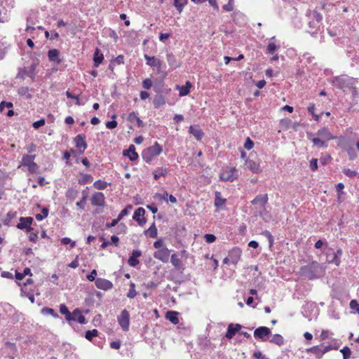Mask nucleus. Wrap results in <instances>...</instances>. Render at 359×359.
<instances>
[{"label": "nucleus", "instance_id": "obj_1", "mask_svg": "<svg viewBox=\"0 0 359 359\" xmlns=\"http://www.w3.org/2000/svg\"><path fill=\"white\" fill-rule=\"evenodd\" d=\"M154 247L157 249V250L154 252V257L163 263H167L169 260L170 250L165 246L163 241H156L154 243Z\"/></svg>", "mask_w": 359, "mask_h": 359}, {"label": "nucleus", "instance_id": "obj_2", "mask_svg": "<svg viewBox=\"0 0 359 359\" xmlns=\"http://www.w3.org/2000/svg\"><path fill=\"white\" fill-rule=\"evenodd\" d=\"M36 158V155H29V154H24L22 157V161L20 162V165H19V168L20 167H27L28 169V171L31 173H37L39 172V166L38 165L34 162V159Z\"/></svg>", "mask_w": 359, "mask_h": 359}, {"label": "nucleus", "instance_id": "obj_3", "mask_svg": "<svg viewBox=\"0 0 359 359\" xmlns=\"http://www.w3.org/2000/svg\"><path fill=\"white\" fill-rule=\"evenodd\" d=\"M162 147L158 142H155L153 146L143 151L142 158L147 163H150L155 156L162 152Z\"/></svg>", "mask_w": 359, "mask_h": 359}, {"label": "nucleus", "instance_id": "obj_4", "mask_svg": "<svg viewBox=\"0 0 359 359\" xmlns=\"http://www.w3.org/2000/svg\"><path fill=\"white\" fill-rule=\"evenodd\" d=\"M245 168L249 169L254 173H260L262 170L260 167V160L257 156H250V157L245 159Z\"/></svg>", "mask_w": 359, "mask_h": 359}, {"label": "nucleus", "instance_id": "obj_5", "mask_svg": "<svg viewBox=\"0 0 359 359\" xmlns=\"http://www.w3.org/2000/svg\"><path fill=\"white\" fill-rule=\"evenodd\" d=\"M318 268L317 262H313L300 269V274L309 280L316 278V271Z\"/></svg>", "mask_w": 359, "mask_h": 359}, {"label": "nucleus", "instance_id": "obj_6", "mask_svg": "<svg viewBox=\"0 0 359 359\" xmlns=\"http://www.w3.org/2000/svg\"><path fill=\"white\" fill-rule=\"evenodd\" d=\"M220 180L222 181L233 182L238 177V172L236 168L226 167L223 168L219 175Z\"/></svg>", "mask_w": 359, "mask_h": 359}, {"label": "nucleus", "instance_id": "obj_7", "mask_svg": "<svg viewBox=\"0 0 359 359\" xmlns=\"http://www.w3.org/2000/svg\"><path fill=\"white\" fill-rule=\"evenodd\" d=\"M353 79L348 76H340L333 79L332 83L338 88L344 89L350 87Z\"/></svg>", "mask_w": 359, "mask_h": 359}, {"label": "nucleus", "instance_id": "obj_8", "mask_svg": "<svg viewBox=\"0 0 359 359\" xmlns=\"http://www.w3.org/2000/svg\"><path fill=\"white\" fill-rule=\"evenodd\" d=\"M118 325L121 326L123 331H128L130 325V313L129 312L123 309L120 315L117 317Z\"/></svg>", "mask_w": 359, "mask_h": 359}, {"label": "nucleus", "instance_id": "obj_9", "mask_svg": "<svg viewBox=\"0 0 359 359\" xmlns=\"http://www.w3.org/2000/svg\"><path fill=\"white\" fill-rule=\"evenodd\" d=\"M271 334V330L269 327L264 326L259 327L254 331L255 338L262 341H268Z\"/></svg>", "mask_w": 359, "mask_h": 359}, {"label": "nucleus", "instance_id": "obj_10", "mask_svg": "<svg viewBox=\"0 0 359 359\" xmlns=\"http://www.w3.org/2000/svg\"><path fill=\"white\" fill-rule=\"evenodd\" d=\"M74 142L76 147L80 150V153L83 154L87 148L85 135L79 134L74 139Z\"/></svg>", "mask_w": 359, "mask_h": 359}, {"label": "nucleus", "instance_id": "obj_11", "mask_svg": "<svg viewBox=\"0 0 359 359\" xmlns=\"http://www.w3.org/2000/svg\"><path fill=\"white\" fill-rule=\"evenodd\" d=\"M96 287L100 290H108L113 287V283L104 278H98L95 280Z\"/></svg>", "mask_w": 359, "mask_h": 359}, {"label": "nucleus", "instance_id": "obj_12", "mask_svg": "<svg viewBox=\"0 0 359 359\" xmlns=\"http://www.w3.org/2000/svg\"><path fill=\"white\" fill-rule=\"evenodd\" d=\"M316 135L326 142L327 141L336 138V137L334 136L327 128H323L318 130Z\"/></svg>", "mask_w": 359, "mask_h": 359}, {"label": "nucleus", "instance_id": "obj_13", "mask_svg": "<svg viewBox=\"0 0 359 359\" xmlns=\"http://www.w3.org/2000/svg\"><path fill=\"white\" fill-rule=\"evenodd\" d=\"M104 195L102 192L95 193L91 198V203L95 206H104Z\"/></svg>", "mask_w": 359, "mask_h": 359}, {"label": "nucleus", "instance_id": "obj_14", "mask_svg": "<svg viewBox=\"0 0 359 359\" xmlns=\"http://www.w3.org/2000/svg\"><path fill=\"white\" fill-rule=\"evenodd\" d=\"M32 222V217H20V222L17 224V228L19 229H27L28 231H30Z\"/></svg>", "mask_w": 359, "mask_h": 359}, {"label": "nucleus", "instance_id": "obj_15", "mask_svg": "<svg viewBox=\"0 0 359 359\" xmlns=\"http://www.w3.org/2000/svg\"><path fill=\"white\" fill-rule=\"evenodd\" d=\"M242 251L239 248H234L229 252L231 264H236L241 259Z\"/></svg>", "mask_w": 359, "mask_h": 359}, {"label": "nucleus", "instance_id": "obj_16", "mask_svg": "<svg viewBox=\"0 0 359 359\" xmlns=\"http://www.w3.org/2000/svg\"><path fill=\"white\" fill-rule=\"evenodd\" d=\"M69 320L76 321L81 324L86 323V318L82 314L81 310H79V309H76L74 310V311L71 314Z\"/></svg>", "mask_w": 359, "mask_h": 359}, {"label": "nucleus", "instance_id": "obj_17", "mask_svg": "<svg viewBox=\"0 0 359 359\" xmlns=\"http://www.w3.org/2000/svg\"><path fill=\"white\" fill-rule=\"evenodd\" d=\"M308 138L313 142V146L317 147L318 148H327V144L323 140L318 137H313V135L311 133L307 134Z\"/></svg>", "mask_w": 359, "mask_h": 359}, {"label": "nucleus", "instance_id": "obj_18", "mask_svg": "<svg viewBox=\"0 0 359 359\" xmlns=\"http://www.w3.org/2000/svg\"><path fill=\"white\" fill-rule=\"evenodd\" d=\"M241 329V325L240 324H233L231 323L228 326L227 332L226 333V337L229 339H232L236 332H238Z\"/></svg>", "mask_w": 359, "mask_h": 359}, {"label": "nucleus", "instance_id": "obj_19", "mask_svg": "<svg viewBox=\"0 0 359 359\" xmlns=\"http://www.w3.org/2000/svg\"><path fill=\"white\" fill-rule=\"evenodd\" d=\"M337 144L343 150L346 151L353 146L351 140L345 137L341 136L337 138Z\"/></svg>", "mask_w": 359, "mask_h": 359}, {"label": "nucleus", "instance_id": "obj_20", "mask_svg": "<svg viewBox=\"0 0 359 359\" xmlns=\"http://www.w3.org/2000/svg\"><path fill=\"white\" fill-rule=\"evenodd\" d=\"M189 131L197 140H201L204 135L198 126H191Z\"/></svg>", "mask_w": 359, "mask_h": 359}, {"label": "nucleus", "instance_id": "obj_21", "mask_svg": "<svg viewBox=\"0 0 359 359\" xmlns=\"http://www.w3.org/2000/svg\"><path fill=\"white\" fill-rule=\"evenodd\" d=\"M144 58L146 60V63L147 65L151 67H159L160 65L162 62L157 57L154 56H149L147 55H144Z\"/></svg>", "mask_w": 359, "mask_h": 359}, {"label": "nucleus", "instance_id": "obj_22", "mask_svg": "<svg viewBox=\"0 0 359 359\" xmlns=\"http://www.w3.org/2000/svg\"><path fill=\"white\" fill-rule=\"evenodd\" d=\"M123 155L128 156L131 161H135L138 158V154L135 151V147L133 144L130 145L128 150L123 151Z\"/></svg>", "mask_w": 359, "mask_h": 359}, {"label": "nucleus", "instance_id": "obj_23", "mask_svg": "<svg viewBox=\"0 0 359 359\" xmlns=\"http://www.w3.org/2000/svg\"><path fill=\"white\" fill-rule=\"evenodd\" d=\"M142 255L140 250H133L131 256L128 259V264L131 266H135L139 264V261L137 259V257Z\"/></svg>", "mask_w": 359, "mask_h": 359}, {"label": "nucleus", "instance_id": "obj_24", "mask_svg": "<svg viewBox=\"0 0 359 359\" xmlns=\"http://www.w3.org/2000/svg\"><path fill=\"white\" fill-rule=\"evenodd\" d=\"M128 120L132 123H136L139 128L143 126L142 121L138 117L137 114L134 111L129 114Z\"/></svg>", "mask_w": 359, "mask_h": 359}, {"label": "nucleus", "instance_id": "obj_25", "mask_svg": "<svg viewBox=\"0 0 359 359\" xmlns=\"http://www.w3.org/2000/svg\"><path fill=\"white\" fill-rule=\"evenodd\" d=\"M191 86V83L189 81H187L185 86H177L176 88L179 90L180 96L183 97L189 93Z\"/></svg>", "mask_w": 359, "mask_h": 359}, {"label": "nucleus", "instance_id": "obj_26", "mask_svg": "<svg viewBox=\"0 0 359 359\" xmlns=\"http://www.w3.org/2000/svg\"><path fill=\"white\" fill-rule=\"evenodd\" d=\"M165 318L174 325H177L179 323L178 312L177 311H168L165 314Z\"/></svg>", "mask_w": 359, "mask_h": 359}, {"label": "nucleus", "instance_id": "obj_27", "mask_svg": "<svg viewBox=\"0 0 359 359\" xmlns=\"http://www.w3.org/2000/svg\"><path fill=\"white\" fill-rule=\"evenodd\" d=\"M342 255L341 249H338L336 252H333V259H327L329 263L334 264L336 266H339L341 263L340 257Z\"/></svg>", "mask_w": 359, "mask_h": 359}, {"label": "nucleus", "instance_id": "obj_28", "mask_svg": "<svg viewBox=\"0 0 359 359\" xmlns=\"http://www.w3.org/2000/svg\"><path fill=\"white\" fill-rule=\"evenodd\" d=\"M267 199L268 198L266 194H260L256 196V198L252 201V203L254 205L264 206L266 203Z\"/></svg>", "mask_w": 359, "mask_h": 359}, {"label": "nucleus", "instance_id": "obj_29", "mask_svg": "<svg viewBox=\"0 0 359 359\" xmlns=\"http://www.w3.org/2000/svg\"><path fill=\"white\" fill-rule=\"evenodd\" d=\"M60 52L57 49H51L48 53V59L50 61L56 62L57 63L60 62L59 58Z\"/></svg>", "mask_w": 359, "mask_h": 359}, {"label": "nucleus", "instance_id": "obj_30", "mask_svg": "<svg viewBox=\"0 0 359 359\" xmlns=\"http://www.w3.org/2000/svg\"><path fill=\"white\" fill-rule=\"evenodd\" d=\"M166 59L171 68L176 69L180 66L179 62L172 53H168L166 55Z\"/></svg>", "mask_w": 359, "mask_h": 359}, {"label": "nucleus", "instance_id": "obj_31", "mask_svg": "<svg viewBox=\"0 0 359 359\" xmlns=\"http://www.w3.org/2000/svg\"><path fill=\"white\" fill-rule=\"evenodd\" d=\"M226 199L222 197L221 193L219 191L215 192V205L217 208H222L224 205Z\"/></svg>", "mask_w": 359, "mask_h": 359}, {"label": "nucleus", "instance_id": "obj_32", "mask_svg": "<svg viewBox=\"0 0 359 359\" xmlns=\"http://www.w3.org/2000/svg\"><path fill=\"white\" fill-rule=\"evenodd\" d=\"M306 351L308 353H313L318 358H320L324 355L323 348L318 346H314L310 348H308Z\"/></svg>", "mask_w": 359, "mask_h": 359}, {"label": "nucleus", "instance_id": "obj_33", "mask_svg": "<svg viewBox=\"0 0 359 359\" xmlns=\"http://www.w3.org/2000/svg\"><path fill=\"white\" fill-rule=\"evenodd\" d=\"M104 56L102 54H100L99 49L97 48L93 57L94 66L97 67L103 61Z\"/></svg>", "mask_w": 359, "mask_h": 359}, {"label": "nucleus", "instance_id": "obj_34", "mask_svg": "<svg viewBox=\"0 0 359 359\" xmlns=\"http://www.w3.org/2000/svg\"><path fill=\"white\" fill-rule=\"evenodd\" d=\"M168 171L165 168H158L154 172V177L155 180H158L161 177H165L168 174Z\"/></svg>", "mask_w": 359, "mask_h": 359}, {"label": "nucleus", "instance_id": "obj_35", "mask_svg": "<svg viewBox=\"0 0 359 359\" xmlns=\"http://www.w3.org/2000/svg\"><path fill=\"white\" fill-rule=\"evenodd\" d=\"M269 341L279 346H282L284 344L283 337L279 334H273L271 339H269Z\"/></svg>", "mask_w": 359, "mask_h": 359}, {"label": "nucleus", "instance_id": "obj_36", "mask_svg": "<svg viewBox=\"0 0 359 359\" xmlns=\"http://www.w3.org/2000/svg\"><path fill=\"white\" fill-rule=\"evenodd\" d=\"M187 4V0H174L173 5L180 13L182 12L184 7Z\"/></svg>", "mask_w": 359, "mask_h": 359}, {"label": "nucleus", "instance_id": "obj_37", "mask_svg": "<svg viewBox=\"0 0 359 359\" xmlns=\"http://www.w3.org/2000/svg\"><path fill=\"white\" fill-rule=\"evenodd\" d=\"M170 262L172 264L175 266V268L179 269L182 266V261L181 259L177 257L176 254H172L171 255Z\"/></svg>", "mask_w": 359, "mask_h": 359}, {"label": "nucleus", "instance_id": "obj_38", "mask_svg": "<svg viewBox=\"0 0 359 359\" xmlns=\"http://www.w3.org/2000/svg\"><path fill=\"white\" fill-rule=\"evenodd\" d=\"M145 214V210L143 208H138L134 212L133 219L135 220H140L143 217Z\"/></svg>", "mask_w": 359, "mask_h": 359}, {"label": "nucleus", "instance_id": "obj_39", "mask_svg": "<svg viewBox=\"0 0 359 359\" xmlns=\"http://www.w3.org/2000/svg\"><path fill=\"white\" fill-rule=\"evenodd\" d=\"M145 233L149 235L151 238H156L157 236V229L154 224H153L146 231Z\"/></svg>", "mask_w": 359, "mask_h": 359}, {"label": "nucleus", "instance_id": "obj_40", "mask_svg": "<svg viewBox=\"0 0 359 359\" xmlns=\"http://www.w3.org/2000/svg\"><path fill=\"white\" fill-rule=\"evenodd\" d=\"M77 190L73 188H69L66 192V196L70 200H74L77 197Z\"/></svg>", "mask_w": 359, "mask_h": 359}, {"label": "nucleus", "instance_id": "obj_41", "mask_svg": "<svg viewBox=\"0 0 359 359\" xmlns=\"http://www.w3.org/2000/svg\"><path fill=\"white\" fill-rule=\"evenodd\" d=\"M60 312L65 315L66 320H69L72 313L69 311L68 308L65 304H61L60 306Z\"/></svg>", "mask_w": 359, "mask_h": 359}, {"label": "nucleus", "instance_id": "obj_42", "mask_svg": "<svg viewBox=\"0 0 359 359\" xmlns=\"http://www.w3.org/2000/svg\"><path fill=\"white\" fill-rule=\"evenodd\" d=\"M97 334H98V331L95 329H93L92 330H88L86 332L85 337L88 340L92 341L93 338L97 336Z\"/></svg>", "mask_w": 359, "mask_h": 359}, {"label": "nucleus", "instance_id": "obj_43", "mask_svg": "<svg viewBox=\"0 0 359 359\" xmlns=\"http://www.w3.org/2000/svg\"><path fill=\"white\" fill-rule=\"evenodd\" d=\"M93 186L97 189L102 190L107 187V183L102 180H97L94 182Z\"/></svg>", "mask_w": 359, "mask_h": 359}, {"label": "nucleus", "instance_id": "obj_44", "mask_svg": "<svg viewBox=\"0 0 359 359\" xmlns=\"http://www.w3.org/2000/svg\"><path fill=\"white\" fill-rule=\"evenodd\" d=\"M18 94L20 96H25L27 98H30L31 95L29 93V88L27 87H21L18 90Z\"/></svg>", "mask_w": 359, "mask_h": 359}, {"label": "nucleus", "instance_id": "obj_45", "mask_svg": "<svg viewBox=\"0 0 359 359\" xmlns=\"http://www.w3.org/2000/svg\"><path fill=\"white\" fill-rule=\"evenodd\" d=\"M48 215V210L46 208H43L41 211V214H36L35 215V218L38 221H41L43 219L46 218Z\"/></svg>", "mask_w": 359, "mask_h": 359}, {"label": "nucleus", "instance_id": "obj_46", "mask_svg": "<svg viewBox=\"0 0 359 359\" xmlns=\"http://www.w3.org/2000/svg\"><path fill=\"white\" fill-rule=\"evenodd\" d=\"M87 197H88L87 194L83 192V197H82L81 200L76 203V206L79 207L81 210L84 209V207H85V205H86V201H87Z\"/></svg>", "mask_w": 359, "mask_h": 359}, {"label": "nucleus", "instance_id": "obj_47", "mask_svg": "<svg viewBox=\"0 0 359 359\" xmlns=\"http://www.w3.org/2000/svg\"><path fill=\"white\" fill-rule=\"evenodd\" d=\"M130 288L127 294V297L128 298L133 299L137 295V292L135 290V285L133 283H130Z\"/></svg>", "mask_w": 359, "mask_h": 359}, {"label": "nucleus", "instance_id": "obj_48", "mask_svg": "<svg viewBox=\"0 0 359 359\" xmlns=\"http://www.w3.org/2000/svg\"><path fill=\"white\" fill-rule=\"evenodd\" d=\"M61 243L62 245H70L71 248H74L76 246V242L73 241L68 237H65L61 239Z\"/></svg>", "mask_w": 359, "mask_h": 359}, {"label": "nucleus", "instance_id": "obj_49", "mask_svg": "<svg viewBox=\"0 0 359 359\" xmlns=\"http://www.w3.org/2000/svg\"><path fill=\"white\" fill-rule=\"evenodd\" d=\"M346 151L347 152V154L350 159L353 160L356 158L357 154H356V152L355 151L353 146L348 148L347 150H346Z\"/></svg>", "mask_w": 359, "mask_h": 359}, {"label": "nucleus", "instance_id": "obj_50", "mask_svg": "<svg viewBox=\"0 0 359 359\" xmlns=\"http://www.w3.org/2000/svg\"><path fill=\"white\" fill-rule=\"evenodd\" d=\"M278 46L274 43H270L267 46L268 53L273 55L278 49Z\"/></svg>", "mask_w": 359, "mask_h": 359}, {"label": "nucleus", "instance_id": "obj_51", "mask_svg": "<svg viewBox=\"0 0 359 359\" xmlns=\"http://www.w3.org/2000/svg\"><path fill=\"white\" fill-rule=\"evenodd\" d=\"M314 109H315V104H311L309 107H308V111L313 116V117L316 120V121H318L319 120V118H320V116L319 115H317L314 113Z\"/></svg>", "mask_w": 359, "mask_h": 359}, {"label": "nucleus", "instance_id": "obj_52", "mask_svg": "<svg viewBox=\"0 0 359 359\" xmlns=\"http://www.w3.org/2000/svg\"><path fill=\"white\" fill-rule=\"evenodd\" d=\"M66 95H67V97L68 98H71V99L75 100H76V104L77 105H82V104H83V103H81L80 102L78 95H74L72 94L69 91H67L66 92Z\"/></svg>", "mask_w": 359, "mask_h": 359}, {"label": "nucleus", "instance_id": "obj_53", "mask_svg": "<svg viewBox=\"0 0 359 359\" xmlns=\"http://www.w3.org/2000/svg\"><path fill=\"white\" fill-rule=\"evenodd\" d=\"M132 207L130 205L128 206L127 208H124L119 213L118 217L116 218L118 221H121L123 217L128 215V209H131Z\"/></svg>", "mask_w": 359, "mask_h": 359}, {"label": "nucleus", "instance_id": "obj_54", "mask_svg": "<svg viewBox=\"0 0 359 359\" xmlns=\"http://www.w3.org/2000/svg\"><path fill=\"white\" fill-rule=\"evenodd\" d=\"M340 352L343 354L344 358H350L351 355V349L348 346L344 347Z\"/></svg>", "mask_w": 359, "mask_h": 359}, {"label": "nucleus", "instance_id": "obj_55", "mask_svg": "<svg viewBox=\"0 0 359 359\" xmlns=\"http://www.w3.org/2000/svg\"><path fill=\"white\" fill-rule=\"evenodd\" d=\"M309 167L312 171H316L318 169V160L317 158H312L309 163Z\"/></svg>", "mask_w": 359, "mask_h": 359}, {"label": "nucleus", "instance_id": "obj_56", "mask_svg": "<svg viewBox=\"0 0 359 359\" xmlns=\"http://www.w3.org/2000/svg\"><path fill=\"white\" fill-rule=\"evenodd\" d=\"M350 308L355 310L357 313L359 314V304L356 300H351L350 302Z\"/></svg>", "mask_w": 359, "mask_h": 359}, {"label": "nucleus", "instance_id": "obj_57", "mask_svg": "<svg viewBox=\"0 0 359 359\" xmlns=\"http://www.w3.org/2000/svg\"><path fill=\"white\" fill-rule=\"evenodd\" d=\"M253 146H254V142H252V140H250V137H248L245 140V142L244 144V147L248 150H250L251 149H252Z\"/></svg>", "mask_w": 359, "mask_h": 359}, {"label": "nucleus", "instance_id": "obj_58", "mask_svg": "<svg viewBox=\"0 0 359 359\" xmlns=\"http://www.w3.org/2000/svg\"><path fill=\"white\" fill-rule=\"evenodd\" d=\"M204 238H205V241L208 243H213L216 240L215 236L213 234H210V233L205 234Z\"/></svg>", "mask_w": 359, "mask_h": 359}, {"label": "nucleus", "instance_id": "obj_59", "mask_svg": "<svg viewBox=\"0 0 359 359\" xmlns=\"http://www.w3.org/2000/svg\"><path fill=\"white\" fill-rule=\"evenodd\" d=\"M344 173L348 177H353L356 175L357 172L355 170H352L351 169L346 168V169L344 170Z\"/></svg>", "mask_w": 359, "mask_h": 359}, {"label": "nucleus", "instance_id": "obj_60", "mask_svg": "<svg viewBox=\"0 0 359 359\" xmlns=\"http://www.w3.org/2000/svg\"><path fill=\"white\" fill-rule=\"evenodd\" d=\"M164 103H165V100L163 97H158L154 100V105L156 108L159 107L161 105L163 104Z\"/></svg>", "mask_w": 359, "mask_h": 359}, {"label": "nucleus", "instance_id": "obj_61", "mask_svg": "<svg viewBox=\"0 0 359 359\" xmlns=\"http://www.w3.org/2000/svg\"><path fill=\"white\" fill-rule=\"evenodd\" d=\"M97 276V271L95 269H93L89 275L87 276V279L89 281H95Z\"/></svg>", "mask_w": 359, "mask_h": 359}, {"label": "nucleus", "instance_id": "obj_62", "mask_svg": "<svg viewBox=\"0 0 359 359\" xmlns=\"http://www.w3.org/2000/svg\"><path fill=\"white\" fill-rule=\"evenodd\" d=\"M168 194L166 191H165L163 194H157L155 196L156 198L166 201H168Z\"/></svg>", "mask_w": 359, "mask_h": 359}, {"label": "nucleus", "instance_id": "obj_63", "mask_svg": "<svg viewBox=\"0 0 359 359\" xmlns=\"http://www.w3.org/2000/svg\"><path fill=\"white\" fill-rule=\"evenodd\" d=\"M142 86L145 89H149L152 86V81L150 79H146L142 82Z\"/></svg>", "mask_w": 359, "mask_h": 359}, {"label": "nucleus", "instance_id": "obj_64", "mask_svg": "<svg viewBox=\"0 0 359 359\" xmlns=\"http://www.w3.org/2000/svg\"><path fill=\"white\" fill-rule=\"evenodd\" d=\"M44 124H45V120L42 118V119H40V120H39L37 121L34 122L33 123V127L35 129H38L40 127L43 126Z\"/></svg>", "mask_w": 359, "mask_h": 359}]
</instances>
